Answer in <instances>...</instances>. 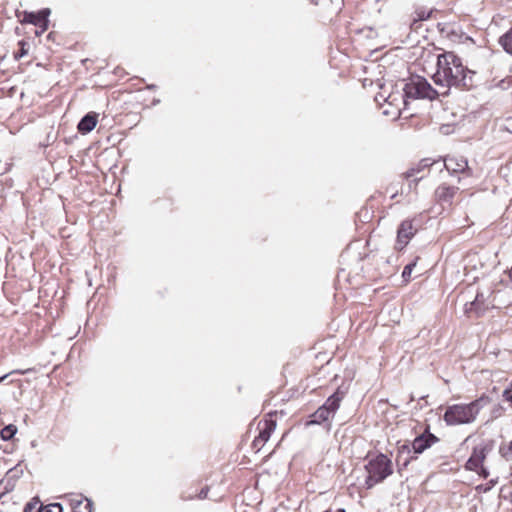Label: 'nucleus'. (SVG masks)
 Masks as SVG:
<instances>
[{
  "label": "nucleus",
  "mask_w": 512,
  "mask_h": 512,
  "mask_svg": "<svg viewBox=\"0 0 512 512\" xmlns=\"http://www.w3.org/2000/svg\"><path fill=\"white\" fill-rule=\"evenodd\" d=\"M476 72L463 65L462 59L454 52H445L437 57V70L433 74L434 83L444 89L441 96H448L450 89L470 90L474 87Z\"/></svg>",
  "instance_id": "f257e3e1"
},
{
  "label": "nucleus",
  "mask_w": 512,
  "mask_h": 512,
  "mask_svg": "<svg viewBox=\"0 0 512 512\" xmlns=\"http://www.w3.org/2000/svg\"><path fill=\"white\" fill-rule=\"evenodd\" d=\"M491 398L482 394L470 403H460L447 406L443 420L448 426L471 424L475 422L480 411L490 404Z\"/></svg>",
  "instance_id": "f03ea898"
},
{
  "label": "nucleus",
  "mask_w": 512,
  "mask_h": 512,
  "mask_svg": "<svg viewBox=\"0 0 512 512\" xmlns=\"http://www.w3.org/2000/svg\"><path fill=\"white\" fill-rule=\"evenodd\" d=\"M364 468L367 472V477L364 482L366 489L373 488L393 474L392 461L383 453H378L376 456L368 459Z\"/></svg>",
  "instance_id": "7ed1b4c3"
},
{
  "label": "nucleus",
  "mask_w": 512,
  "mask_h": 512,
  "mask_svg": "<svg viewBox=\"0 0 512 512\" xmlns=\"http://www.w3.org/2000/svg\"><path fill=\"white\" fill-rule=\"evenodd\" d=\"M404 97L409 99L434 100L441 96V91L436 90L422 76L410 77L403 87Z\"/></svg>",
  "instance_id": "20e7f679"
},
{
  "label": "nucleus",
  "mask_w": 512,
  "mask_h": 512,
  "mask_svg": "<svg viewBox=\"0 0 512 512\" xmlns=\"http://www.w3.org/2000/svg\"><path fill=\"white\" fill-rule=\"evenodd\" d=\"M437 442H439V438L431 433L429 426H427L425 431L416 436L411 443L403 444L399 448L398 457H400L404 452L409 454L411 451H413L414 454H421Z\"/></svg>",
  "instance_id": "39448f33"
},
{
  "label": "nucleus",
  "mask_w": 512,
  "mask_h": 512,
  "mask_svg": "<svg viewBox=\"0 0 512 512\" xmlns=\"http://www.w3.org/2000/svg\"><path fill=\"white\" fill-rule=\"evenodd\" d=\"M49 15V8H44L38 12H25L23 22L33 24L39 27L41 29V32H44L48 29Z\"/></svg>",
  "instance_id": "423d86ee"
},
{
  "label": "nucleus",
  "mask_w": 512,
  "mask_h": 512,
  "mask_svg": "<svg viewBox=\"0 0 512 512\" xmlns=\"http://www.w3.org/2000/svg\"><path fill=\"white\" fill-rule=\"evenodd\" d=\"M444 166L450 174L462 173L467 177L472 176V169L464 157H449L444 160Z\"/></svg>",
  "instance_id": "0eeeda50"
},
{
  "label": "nucleus",
  "mask_w": 512,
  "mask_h": 512,
  "mask_svg": "<svg viewBox=\"0 0 512 512\" xmlns=\"http://www.w3.org/2000/svg\"><path fill=\"white\" fill-rule=\"evenodd\" d=\"M416 229H414L412 221L404 220L398 227L397 230V243L398 249H403L410 239L414 236Z\"/></svg>",
  "instance_id": "6e6552de"
},
{
  "label": "nucleus",
  "mask_w": 512,
  "mask_h": 512,
  "mask_svg": "<svg viewBox=\"0 0 512 512\" xmlns=\"http://www.w3.org/2000/svg\"><path fill=\"white\" fill-rule=\"evenodd\" d=\"M23 512H63V506L60 503L44 506L38 497H34L25 505Z\"/></svg>",
  "instance_id": "1a4fd4ad"
},
{
  "label": "nucleus",
  "mask_w": 512,
  "mask_h": 512,
  "mask_svg": "<svg viewBox=\"0 0 512 512\" xmlns=\"http://www.w3.org/2000/svg\"><path fill=\"white\" fill-rule=\"evenodd\" d=\"M458 188L442 184L435 190V198L441 204L451 205Z\"/></svg>",
  "instance_id": "9d476101"
},
{
  "label": "nucleus",
  "mask_w": 512,
  "mask_h": 512,
  "mask_svg": "<svg viewBox=\"0 0 512 512\" xmlns=\"http://www.w3.org/2000/svg\"><path fill=\"white\" fill-rule=\"evenodd\" d=\"M489 305L490 303H486L485 295L483 293H477L474 301L470 302L469 305L466 304V312H474L476 316L479 317L485 313Z\"/></svg>",
  "instance_id": "9b49d317"
},
{
  "label": "nucleus",
  "mask_w": 512,
  "mask_h": 512,
  "mask_svg": "<svg viewBox=\"0 0 512 512\" xmlns=\"http://www.w3.org/2000/svg\"><path fill=\"white\" fill-rule=\"evenodd\" d=\"M333 416L334 414L322 405L310 416V420L307 421L306 425H319L328 421Z\"/></svg>",
  "instance_id": "f8f14e48"
},
{
  "label": "nucleus",
  "mask_w": 512,
  "mask_h": 512,
  "mask_svg": "<svg viewBox=\"0 0 512 512\" xmlns=\"http://www.w3.org/2000/svg\"><path fill=\"white\" fill-rule=\"evenodd\" d=\"M97 124V114L87 113L81 118L77 125V129L81 134H87L91 132Z\"/></svg>",
  "instance_id": "ddd939ff"
},
{
  "label": "nucleus",
  "mask_w": 512,
  "mask_h": 512,
  "mask_svg": "<svg viewBox=\"0 0 512 512\" xmlns=\"http://www.w3.org/2000/svg\"><path fill=\"white\" fill-rule=\"evenodd\" d=\"M492 448H493L492 442L480 443L473 448L470 458L478 463L483 464L484 460L486 459L487 454L492 450Z\"/></svg>",
  "instance_id": "4468645a"
},
{
  "label": "nucleus",
  "mask_w": 512,
  "mask_h": 512,
  "mask_svg": "<svg viewBox=\"0 0 512 512\" xmlns=\"http://www.w3.org/2000/svg\"><path fill=\"white\" fill-rule=\"evenodd\" d=\"M345 396V392L341 391L340 389H337L331 396L327 398L325 403L323 404L324 407H327L332 414H335V412L338 410L340 406V402Z\"/></svg>",
  "instance_id": "2eb2a0df"
},
{
  "label": "nucleus",
  "mask_w": 512,
  "mask_h": 512,
  "mask_svg": "<svg viewBox=\"0 0 512 512\" xmlns=\"http://www.w3.org/2000/svg\"><path fill=\"white\" fill-rule=\"evenodd\" d=\"M276 428V422L274 420H265L263 427L260 428L258 441L267 442Z\"/></svg>",
  "instance_id": "dca6fc26"
},
{
  "label": "nucleus",
  "mask_w": 512,
  "mask_h": 512,
  "mask_svg": "<svg viewBox=\"0 0 512 512\" xmlns=\"http://www.w3.org/2000/svg\"><path fill=\"white\" fill-rule=\"evenodd\" d=\"M92 501L88 498L84 499H73L71 501V506L73 512H91L92 511Z\"/></svg>",
  "instance_id": "f3484780"
},
{
  "label": "nucleus",
  "mask_w": 512,
  "mask_h": 512,
  "mask_svg": "<svg viewBox=\"0 0 512 512\" xmlns=\"http://www.w3.org/2000/svg\"><path fill=\"white\" fill-rule=\"evenodd\" d=\"M432 165L430 159H422L415 167L408 169L403 175L406 179L416 176Z\"/></svg>",
  "instance_id": "a211bd4d"
},
{
  "label": "nucleus",
  "mask_w": 512,
  "mask_h": 512,
  "mask_svg": "<svg viewBox=\"0 0 512 512\" xmlns=\"http://www.w3.org/2000/svg\"><path fill=\"white\" fill-rule=\"evenodd\" d=\"M465 468L467 470L477 472L479 475H481L484 478H487L489 475V472L486 470V468L483 466V464L474 461L470 457L465 464Z\"/></svg>",
  "instance_id": "6ab92c4d"
},
{
  "label": "nucleus",
  "mask_w": 512,
  "mask_h": 512,
  "mask_svg": "<svg viewBox=\"0 0 512 512\" xmlns=\"http://www.w3.org/2000/svg\"><path fill=\"white\" fill-rule=\"evenodd\" d=\"M498 43L506 53L512 55V28L499 38Z\"/></svg>",
  "instance_id": "aec40b11"
},
{
  "label": "nucleus",
  "mask_w": 512,
  "mask_h": 512,
  "mask_svg": "<svg viewBox=\"0 0 512 512\" xmlns=\"http://www.w3.org/2000/svg\"><path fill=\"white\" fill-rule=\"evenodd\" d=\"M433 10L430 9V10H427L426 8L424 7H419L417 8L415 11H414V16H413V22H412V25H414L415 23L417 22H420V21H424V20H427L431 17V14H432Z\"/></svg>",
  "instance_id": "412c9836"
},
{
  "label": "nucleus",
  "mask_w": 512,
  "mask_h": 512,
  "mask_svg": "<svg viewBox=\"0 0 512 512\" xmlns=\"http://www.w3.org/2000/svg\"><path fill=\"white\" fill-rule=\"evenodd\" d=\"M16 433H17V427L13 424H9L1 429L0 436H1L2 440L9 441L15 436Z\"/></svg>",
  "instance_id": "4be33fe9"
},
{
  "label": "nucleus",
  "mask_w": 512,
  "mask_h": 512,
  "mask_svg": "<svg viewBox=\"0 0 512 512\" xmlns=\"http://www.w3.org/2000/svg\"><path fill=\"white\" fill-rule=\"evenodd\" d=\"M417 259L416 258L414 261H412L411 263L407 264L403 271H402V278L405 282H408L410 281L411 279V274H412V271L414 269V267L416 266V262H417Z\"/></svg>",
  "instance_id": "5701e85b"
},
{
  "label": "nucleus",
  "mask_w": 512,
  "mask_h": 512,
  "mask_svg": "<svg viewBox=\"0 0 512 512\" xmlns=\"http://www.w3.org/2000/svg\"><path fill=\"white\" fill-rule=\"evenodd\" d=\"M22 474V470L19 468V465L11 468L7 473V479H13L15 482L19 479Z\"/></svg>",
  "instance_id": "b1692460"
},
{
  "label": "nucleus",
  "mask_w": 512,
  "mask_h": 512,
  "mask_svg": "<svg viewBox=\"0 0 512 512\" xmlns=\"http://www.w3.org/2000/svg\"><path fill=\"white\" fill-rule=\"evenodd\" d=\"M26 45H27V43L23 40L19 42L20 49L14 53V58L16 60H19L20 58L24 57L28 53V50L26 49Z\"/></svg>",
  "instance_id": "393cba45"
},
{
  "label": "nucleus",
  "mask_w": 512,
  "mask_h": 512,
  "mask_svg": "<svg viewBox=\"0 0 512 512\" xmlns=\"http://www.w3.org/2000/svg\"><path fill=\"white\" fill-rule=\"evenodd\" d=\"M16 482L13 479H7V475H5L4 479L1 480L0 485H4V491L9 492L12 491L15 487Z\"/></svg>",
  "instance_id": "a878e982"
},
{
  "label": "nucleus",
  "mask_w": 512,
  "mask_h": 512,
  "mask_svg": "<svg viewBox=\"0 0 512 512\" xmlns=\"http://www.w3.org/2000/svg\"><path fill=\"white\" fill-rule=\"evenodd\" d=\"M503 399L510 404L512 407V381L508 384V386L504 389L502 393Z\"/></svg>",
  "instance_id": "bb28decb"
},
{
  "label": "nucleus",
  "mask_w": 512,
  "mask_h": 512,
  "mask_svg": "<svg viewBox=\"0 0 512 512\" xmlns=\"http://www.w3.org/2000/svg\"><path fill=\"white\" fill-rule=\"evenodd\" d=\"M504 411H505L504 407L501 406L500 404H497L491 410V416L494 419L499 418L504 414Z\"/></svg>",
  "instance_id": "cd10ccee"
},
{
  "label": "nucleus",
  "mask_w": 512,
  "mask_h": 512,
  "mask_svg": "<svg viewBox=\"0 0 512 512\" xmlns=\"http://www.w3.org/2000/svg\"><path fill=\"white\" fill-rule=\"evenodd\" d=\"M500 452L502 453V456L506 459L511 458L512 455V441L509 443L507 448H500Z\"/></svg>",
  "instance_id": "c85d7f7f"
},
{
  "label": "nucleus",
  "mask_w": 512,
  "mask_h": 512,
  "mask_svg": "<svg viewBox=\"0 0 512 512\" xmlns=\"http://www.w3.org/2000/svg\"><path fill=\"white\" fill-rule=\"evenodd\" d=\"M29 370H19V369H16V370H13L11 371L10 373H7L3 376L0 377V384L11 374H20V375H23V374H26Z\"/></svg>",
  "instance_id": "c756f323"
},
{
  "label": "nucleus",
  "mask_w": 512,
  "mask_h": 512,
  "mask_svg": "<svg viewBox=\"0 0 512 512\" xmlns=\"http://www.w3.org/2000/svg\"><path fill=\"white\" fill-rule=\"evenodd\" d=\"M208 492H209V487H208V486L203 487V488L200 490V492L198 493V498H199V499H205V498H207Z\"/></svg>",
  "instance_id": "7c9ffc66"
},
{
  "label": "nucleus",
  "mask_w": 512,
  "mask_h": 512,
  "mask_svg": "<svg viewBox=\"0 0 512 512\" xmlns=\"http://www.w3.org/2000/svg\"><path fill=\"white\" fill-rule=\"evenodd\" d=\"M265 442L258 441V436L253 440L252 446L257 450H260L264 446Z\"/></svg>",
  "instance_id": "2f4dec72"
},
{
  "label": "nucleus",
  "mask_w": 512,
  "mask_h": 512,
  "mask_svg": "<svg viewBox=\"0 0 512 512\" xmlns=\"http://www.w3.org/2000/svg\"><path fill=\"white\" fill-rule=\"evenodd\" d=\"M510 84H512V77L509 79L502 80L500 83L502 88H507Z\"/></svg>",
  "instance_id": "473e14b6"
},
{
  "label": "nucleus",
  "mask_w": 512,
  "mask_h": 512,
  "mask_svg": "<svg viewBox=\"0 0 512 512\" xmlns=\"http://www.w3.org/2000/svg\"><path fill=\"white\" fill-rule=\"evenodd\" d=\"M413 459H416V457H410L408 459H405V461L402 464V468H406L407 465L409 464L410 460H413Z\"/></svg>",
  "instance_id": "72a5a7b5"
},
{
  "label": "nucleus",
  "mask_w": 512,
  "mask_h": 512,
  "mask_svg": "<svg viewBox=\"0 0 512 512\" xmlns=\"http://www.w3.org/2000/svg\"><path fill=\"white\" fill-rule=\"evenodd\" d=\"M423 177H424L423 175H422V176H420V177H416V178H415L411 183H414L415 185H417V183H418L420 180H422V179H423Z\"/></svg>",
  "instance_id": "f704fd0d"
},
{
  "label": "nucleus",
  "mask_w": 512,
  "mask_h": 512,
  "mask_svg": "<svg viewBox=\"0 0 512 512\" xmlns=\"http://www.w3.org/2000/svg\"><path fill=\"white\" fill-rule=\"evenodd\" d=\"M311 3L318 5L322 0H309Z\"/></svg>",
  "instance_id": "c9c22d12"
},
{
  "label": "nucleus",
  "mask_w": 512,
  "mask_h": 512,
  "mask_svg": "<svg viewBox=\"0 0 512 512\" xmlns=\"http://www.w3.org/2000/svg\"><path fill=\"white\" fill-rule=\"evenodd\" d=\"M147 88H148V89H155V88H156V86H155L154 84H151V85H148V86H147Z\"/></svg>",
  "instance_id": "e433bc0d"
},
{
  "label": "nucleus",
  "mask_w": 512,
  "mask_h": 512,
  "mask_svg": "<svg viewBox=\"0 0 512 512\" xmlns=\"http://www.w3.org/2000/svg\"><path fill=\"white\" fill-rule=\"evenodd\" d=\"M336 512H346V511H345V509L340 508V509H338Z\"/></svg>",
  "instance_id": "4c0bfd02"
},
{
  "label": "nucleus",
  "mask_w": 512,
  "mask_h": 512,
  "mask_svg": "<svg viewBox=\"0 0 512 512\" xmlns=\"http://www.w3.org/2000/svg\"><path fill=\"white\" fill-rule=\"evenodd\" d=\"M414 396L413 395H410V401H414Z\"/></svg>",
  "instance_id": "58836bf2"
},
{
  "label": "nucleus",
  "mask_w": 512,
  "mask_h": 512,
  "mask_svg": "<svg viewBox=\"0 0 512 512\" xmlns=\"http://www.w3.org/2000/svg\"><path fill=\"white\" fill-rule=\"evenodd\" d=\"M427 396H421L420 400H424Z\"/></svg>",
  "instance_id": "ea45409f"
}]
</instances>
